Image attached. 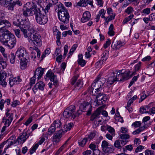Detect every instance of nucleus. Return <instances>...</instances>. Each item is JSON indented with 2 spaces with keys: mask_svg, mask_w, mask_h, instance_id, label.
<instances>
[{
  "mask_svg": "<svg viewBox=\"0 0 155 155\" xmlns=\"http://www.w3.org/2000/svg\"><path fill=\"white\" fill-rule=\"evenodd\" d=\"M103 62L100 60L99 61L97 62L95 64V65L97 68H100L101 65L103 64Z\"/></svg>",
  "mask_w": 155,
  "mask_h": 155,
  "instance_id": "69168bd1",
  "label": "nucleus"
},
{
  "mask_svg": "<svg viewBox=\"0 0 155 155\" xmlns=\"http://www.w3.org/2000/svg\"><path fill=\"white\" fill-rule=\"evenodd\" d=\"M114 26L112 24H111L109 28L108 34L110 36H113L114 35V32L113 31Z\"/></svg>",
  "mask_w": 155,
  "mask_h": 155,
  "instance_id": "f704fd0d",
  "label": "nucleus"
},
{
  "mask_svg": "<svg viewBox=\"0 0 155 155\" xmlns=\"http://www.w3.org/2000/svg\"><path fill=\"white\" fill-rule=\"evenodd\" d=\"M105 13V12L104 9H101L99 12V15L100 16H101L102 18H106V17L104 16Z\"/></svg>",
  "mask_w": 155,
  "mask_h": 155,
  "instance_id": "864d4df0",
  "label": "nucleus"
},
{
  "mask_svg": "<svg viewBox=\"0 0 155 155\" xmlns=\"http://www.w3.org/2000/svg\"><path fill=\"white\" fill-rule=\"evenodd\" d=\"M41 55V52L39 49L35 47L34 48L32 54V58L34 57L35 59L37 57L38 58H40Z\"/></svg>",
  "mask_w": 155,
  "mask_h": 155,
  "instance_id": "4be33fe9",
  "label": "nucleus"
},
{
  "mask_svg": "<svg viewBox=\"0 0 155 155\" xmlns=\"http://www.w3.org/2000/svg\"><path fill=\"white\" fill-rule=\"evenodd\" d=\"M100 75H98L97 78L94 80V83L92 85V87L93 88L92 91L94 90V88L93 87L94 86H98V87L95 89V90H96L95 92L97 93L99 92V91H100V90H102V88H103V86L105 83V79L104 78H103L101 79V81H99V80L100 79Z\"/></svg>",
  "mask_w": 155,
  "mask_h": 155,
  "instance_id": "6e6552de",
  "label": "nucleus"
},
{
  "mask_svg": "<svg viewBox=\"0 0 155 155\" xmlns=\"http://www.w3.org/2000/svg\"><path fill=\"white\" fill-rule=\"evenodd\" d=\"M97 104L98 105L104 104L107 99V97L103 93H98L96 97Z\"/></svg>",
  "mask_w": 155,
  "mask_h": 155,
  "instance_id": "ddd939ff",
  "label": "nucleus"
},
{
  "mask_svg": "<svg viewBox=\"0 0 155 155\" xmlns=\"http://www.w3.org/2000/svg\"><path fill=\"white\" fill-rule=\"evenodd\" d=\"M62 133V131L59 130L54 134L52 137L53 143L55 144L60 142L63 135Z\"/></svg>",
  "mask_w": 155,
  "mask_h": 155,
  "instance_id": "4468645a",
  "label": "nucleus"
},
{
  "mask_svg": "<svg viewBox=\"0 0 155 155\" xmlns=\"http://www.w3.org/2000/svg\"><path fill=\"white\" fill-rule=\"evenodd\" d=\"M19 102L18 100H15L13 101L11 104V106L12 107H15L17 105L19 104Z\"/></svg>",
  "mask_w": 155,
  "mask_h": 155,
  "instance_id": "680f3d73",
  "label": "nucleus"
},
{
  "mask_svg": "<svg viewBox=\"0 0 155 155\" xmlns=\"http://www.w3.org/2000/svg\"><path fill=\"white\" fill-rule=\"evenodd\" d=\"M134 17L133 15H130L129 16L125 18L124 20L123 21V23L124 24H126L128 21H130L131 19H132Z\"/></svg>",
  "mask_w": 155,
  "mask_h": 155,
  "instance_id": "58836bf2",
  "label": "nucleus"
},
{
  "mask_svg": "<svg viewBox=\"0 0 155 155\" xmlns=\"http://www.w3.org/2000/svg\"><path fill=\"white\" fill-rule=\"evenodd\" d=\"M110 40L109 39H108L105 43L104 44V47L105 48H106L110 45Z\"/></svg>",
  "mask_w": 155,
  "mask_h": 155,
  "instance_id": "e2e57ef3",
  "label": "nucleus"
},
{
  "mask_svg": "<svg viewBox=\"0 0 155 155\" xmlns=\"http://www.w3.org/2000/svg\"><path fill=\"white\" fill-rule=\"evenodd\" d=\"M143 94L141 96L140 98L139 99V102L140 103L142 101L144 100L147 96H148L149 95V93L148 91L145 92V91H144L142 93Z\"/></svg>",
  "mask_w": 155,
  "mask_h": 155,
  "instance_id": "c756f323",
  "label": "nucleus"
},
{
  "mask_svg": "<svg viewBox=\"0 0 155 155\" xmlns=\"http://www.w3.org/2000/svg\"><path fill=\"white\" fill-rule=\"evenodd\" d=\"M17 140H15V137L14 136H12L8 139L6 141V142H8V145L7 147L6 148L8 149L12 145L16 143Z\"/></svg>",
  "mask_w": 155,
  "mask_h": 155,
  "instance_id": "b1692460",
  "label": "nucleus"
},
{
  "mask_svg": "<svg viewBox=\"0 0 155 155\" xmlns=\"http://www.w3.org/2000/svg\"><path fill=\"white\" fill-rule=\"evenodd\" d=\"M120 137L122 139H127L129 138H130V136L129 135L126 134H120Z\"/></svg>",
  "mask_w": 155,
  "mask_h": 155,
  "instance_id": "de8ad7c7",
  "label": "nucleus"
},
{
  "mask_svg": "<svg viewBox=\"0 0 155 155\" xmlns=\"http://www.w3.org/2000/svg\"><path fill=\"white\" fill-rule=\"evenodd\" d=\"M56 129L52 124L48 129V134L49 135H51L55 131Z\"/></svg>",
  "mask_w": 155,
  "mask_h": 155,
  "instance_id": "72a5a7b5",
  "label": "nucleus"
},
{
  "mask_svg": "<svg viewBox=\"0 0 155 155\" xmlns=\"http://www.w3.org/2000/svg\"><path fill=\"white\" fill-rule=\"evenodd\" d=\"M83 86V83L80 80H78L77 81L76 84L75 85V87H77L80 88L81 87Z\"/></svg>",
  "mask_w": 155,
  "mask_h": 155,
  "instance_id": "09e8293b",
  "label": "nucleus"
},
{
  "mask_svg": "<svg viewBox=\"0 0 155 155\" xmlns=\"http://www.w3.org/2000/svg\"><path fill=\"white\" fill-rule=\"evenodd\" d=\"M45 86V84L42 81H40L36 83L33 88V90L35 92V90L38 89L39 90L43 91Z\"/></svg>",
  "mask_w": 155,
  "mask_h": 155,
  "instance_id": "6ab92c4d",
  "label": "nucleus"
},
{
  "mask_svg": "<svg viewBox=\"0 0 155 155\" xmlns=\"http://www.w3.org/2000/svg\"><path fill=\"white\" fill-rule=\"evenodd\" d=\"M11 24L9 21L5 20L0 19V29L4 27H9Z\"/></svg>",
  "mask_w": 155,
  "mask_h": 155,
  "instance_id": "412c9836",
  "label": "nucleus"
},
{
  "mask_svg": "<svg viewBox=\"0 0 155 155\" xmlns=\"http://www.w3.org/2000/svg\"><path fill=\"white\" fill-rule=\"evenodd\" d=\"M25 24L24 23L23 25L24 26H23V28L24 29H26L27 30V28H29V27L30 25V22L28 18H25Z\"/></svg>",
  "mask_w": 155,
  "mask_h": 155,
  "instance_id": "c9c22d12",
  "label": "nucleus"
},
{
  "mask_svg": "<svg viewBox=\"0 0 155 155\" xmlns=\"http://www.w3.org/2000/svg\"><path fill=\"white\" fill-rule=\"evenodd\" d=\"M87 138H84L81 142H79V144L81 147L84 146L87 141Z\"/></svg>",
  "mask_w": 155,
  "mask_h": 155,
  "instance_id": "49530a36",
  "label": "nucleus"
},
{
  "mask_svg": "<svg viewBox=\"0 0 155 155\" xmlns=\"http://www.w3.org/2000/svg\"><path fill=\"white\" fill-rule=\"evenodd\" d=\"M25 21V19H21L19 17H15L13 19V24L19 27L21 29V31L23 33L24 36L25 38H27V31L26 29H24L23 28L24 23Z\"/></svg>",
  "mask_w": 155,
  "mask_h": 155,
  "instance_id": "423d86ee",
  "label": "nucleus"
},
{
  "mask_svg": "<svg viewBox=\"0 0 155 155\" xmlns=\"http://www.w3.org/2000/svg\"><path fill=\"white\" fill-rule=\"evenodd\" d=\"M144 148V147L142 145H140L136 149L135 152L136 153H137L141 151Z\"/></svg>",
  "mask_w": 155,
  "mask_h": 155,
  "instance_id": "0e129e2a",
  "label": "nucleus"
},
{
  "mask_svg": "<svg viewBox=\"0 0 155 155\" xmlns=\"http://www.w3.org/2000/svg\"><path fill=\"white\" fill-rule=\"evenodd\" d=\"M133 8L131 6L128 7L125 10V12L127 13L128 14H130L133 12Z\"/></svg>",
  "mask_w": 155,
  "mask_h": 155,
  "instance_id": "a18cd8bd",
  "label": "nucleus"
},
{
  "mask_svg": "<svg viewBox=\"0 0 155 155\" xmlns=\"http://www.w3.org/2000/svg\"><path fill=\"white\" fill-rule=\"evenodd\" d=\"M141 62H140L136 65L134 67V72L133 73V74H135V72L139 71L141 66Z\"/></svg>",
  "mask_w": 155,
  "mask_h": 155,
  "instance_id": "37998d69",
  "label": "nucleus"
},
{
  "mask_svg": "<svg viewBox=\"0 0 155 155\" xmlns=\"http://www.w3.org/2000/svg\"><path fill=\"white\" fill-rule=\"evenodd\" d=\"M141 125V123L140 121H136L132 124V126L136 128L140 127Z\"/></svg>",
  "mask_w": 155,
  "mask_h": 155,
  "instance_id": "3c124183",
  "label": "nucleus"
},
{
  "mask_svg": "<svg viewBox=\"0 0 155 155\" xmlns=\"http://www.w3.org/2000/svg\"><path fill=\"white\" fill-rule=\"evenodd\" d=\"M102 150L106 153H110L114 151V147L106 140H103L101 144Z\"/></svg>",
  "mask_w": 155,
  "mask_h": 155,
  "instance_id": "9d476101",
  "label": "nucleus"
},
{
  "mask_svg": "<svg viewBox=\"0 0 155 155\" xmlns=\"http://www.w3.org/2000/svg\"><path fill=\"white\" fill-rule=\"evenodd\" d=\"M75 107L74 106L71 105L66 108L63 113V115L66 118H70L74 119L76 117H78L81 113H79V110H78L76 113L75 110Z\"/></svg>",
  "mask_w": 155,
  "mask_h": 155,
  "instance_id": "39448f33",
  "label": "nucleus"
},
{
  "mask_svg": "<svg viewBox=\"0 0 155 155\" xmlns=\"http://www.w3.org/2000/svg\"><path fill=\"white\" fill-rule=\"evenodd\" d=\"M8 2L9 1L7 0H0V4L2 6H7Z\"/></svg>",
  "mask_w": 155,
  "mask_h": 155,
  "instance_id": "603ef678",
  "label": "nucleus"
},
{
  "mask_svg": "<svg viewBox=\"0 0 155 155\" xmlns=\"http://www.w3.org/2000/svg\"><path fill=\"white\" fill-rule=\"evenodd\" d=\"M149 20L150 21H153L155 20V14H151L149 16Z\"/></svg>",
  "mask_w": 155,
  "mask_h": 155,
  "instance_id": "338daca9",
  "label": "nucleus"
},
{
  "mask_svg": "<svg viewBox=\"0 0 155 155\" xmlns=\"http://www.w3.org/2000/svg\"><path fill=\"white\" fill-rule=\"evenodd\" d=\"M95 135V134L93 133H91L90 134L88 135L87 137V140H90L93 138Z\"/></svg>",
  "mask_w": 155,
  "mask_h": 155,
  "instance_id": "13d9d810",
  "label": "nucleus"
},
{
  "mask_svg": "<svg viewBox=\"0 0 155 155\" xmlns=\"http://www.w3.org/2000/svg\"><path fill=\"white\" fill-rule=\"evenodd\" d=\"M3 56L5 58H6V60H7V61L9 60L10 62L12 64L14 63L15 56L14 53H11L10 54H8V55L4 53Z\"/></svg>",
  "mask_w": 155,
  "mask_h": 155,
  "instance_id": "a211bd4d",
  "label": "nucleus"
},
{
  "mask_svg": "<svg viewBox=\"0 0 155 155\" xmlns=\"http://www.w3.org/2000/svg\"><path fill=\"white\" fill-rule=\"evenodd\" d=\"M123 70H120L119 71L116 70L115 72L113 73L114 75L116 74L115 78L116 81H124L129 79V74L130 71H129L127 72H122Z\"/></svg>",
  "mask_w": 155,
  "mask_h": 155,
  "instance_id": "0eeeda50",
  "label": "nucleus"
},
{
  "mask_svg": "<svg viewBox=\"0 0 155 155\" xmlns=\"http://www.w3.org/2000/svg\"><path fill=\"white\" fill-rule=\"evenodd\" d=\"M9 81V83L10 87H12L14 84L17 83L18 82H20L21 81V80L19 78H10Z\"/></svg>",
  "mask_w": 155,
  "mask_h": 155,
  "instance_id": "393cba45",
  "label": "nucleus"
},
{
  "mask_svg": "<svg viewBox=\"0 0 155 155\" xmlns=\"http://www.w3.org/2000/svg\"><path fill=\"white\" fill-rule=\"evenodd\" d=\"M7 83L6 81V79L0 80V84L4 87H6Z\"/></svg>",
  "mask_w": 155,
  "mask_h": 155,
  "instance_id": "5fc2aeb1",
  "label": "nucleus"
},
{
  "mask_svg": "<svg viewBox=\"0 0 155 155\" xmlns=\"http://www.w3.org/2000/svg\"><path fill=\"white\" fill-rule=\"evenodd\" d=\"M38 146V143H36L34 146H33L29 151L30 153L31 154L33 153L35 151Z\"/></svg>",
  "mask_w": 155,
  "mask_h": 155,
  "instance_id": "79ce46f5",
  "label": "nucleus"
},
{
  "mask_svg": "<svg viewBox=\"0 0 155 155\" xmlns=\"http://www.w3.org/2000/svg\"><path fill=\"white\" fill-rule=\"evenodd\" d=\"M46 12L43 8L36 9L35 12L36 20L38 23L40 25H44L47 23L48 19L46 15Z\"/></svg>",
  "mask_w": 155,
  "mask_h": 155,
  "instance_id": "20e7f679",
  "label": "nucleus"
},
{
  "mask_svg": "<svg viewBox=\"0 0 155 155\" xmlns=\"http://www.w3.org/2000/svg\"><path fill=\"white\" fill-rule=\"evenodd\" d=\"M29 40V42L30 43H33L34 44L37 46H40L41 45V37L38 34L30 35V36H27Z\"/></svg>",
  "mask_w": 155,
  "mask_h": 155,
  "instance_id": "1a4fd4ad",
  "label": "nucleus"
},
{
  "mask_svg": "<svg viewBox=\"0 0 155 155\" xmlns=\"http://www.w3.org/2000/svg\"><path fill=\"white\" fill-rule=\"evenodd\" d=\"M27 29H28V33L27 34V36H30V35H35L36 34L35 33V29L29 26V28H28Z\"/></svg>",
  "mask_w": 155,
  "mask_h": 155,
  "instance_id": "2f4dec72",
  "label": "nucleus"
},
{
  "mask_svg": "<svg viewBox=\"0 0 155 155\" xmlns=\"http://www.w3.org/2000/svg\"><path fill=\"white\" fill-rule=\"evenodd\" d=\"M101 112L97 109L91 115V117L90 120L91 121L95 120L96 119L99 117V116Z\"/></svg>",
  "mask_w": 155,
  "mask_h": 155,
  "instance_id": "bb28decb",
  "label": "nucleus"
},
{
  "mask_svg": "<svg viewBox=\"0 0 155 155\" xmlns=\"http://www.w3.org/2000/svg\"><path fill=\"white\" fill-rule=\"evenodd\" d=\"M54 4H53V3L50 1V2H49L46 6L45 9V12L47 11V12H48V11L49 9H50V8L52 6V5H54Z\"/></svg>",
  "mask_w": 155,
  "mask_h": 155,
  "instance_id": "4d7b16f0",
  "label": "nucleus"
},
{
  "mask_svg": "<svg viewBox=\"0 0 155 155\" xmlns=\"http://www.w3.org/2000/svg\"><path fill=\"white\" fill-rule=\"evenodd\" d=\"M26 134L24 132L17 139V141L20 143H23L27 139L26 136Z\"/></svg>",
  "mask_w": 155,
  "mask_h": 155,
  "instance_id": "5701e85b",
  "label": "nucleus"
},
{
  "mask_svg": "<svg viewBox=\"0 0 155 155\" xmlns=\"http://www.w3.org/2000/svg\"><path fill=\"white\" fill-rule=\"evenodd\" d=\"M16 36L18 38L21 37L20 34V30L19 29H15L14 30Z\"/></svg>",
  "mask_w": 155,
  "mask_h": 155,
  "instance_id": "774afa93",
  "label": "nucleus"
},
{
  "mask_svg": "<svg viewBox=\"0 0 155 155\" xmlns=\"http://www.w3.org/2000/svg\"><path fill=\"white\" fill-rule=\"evenodd\" d=\"M88 108V110L87 113V115H89L91 114L92 111L91 106L90 104V103L88 102H84L83 104H81L80 106L79 113H81L82 112H85L87 109Z\"/></svg>",
  "mask_w": 155,
  "mask_h": 155,
  "instance_id": "9b49d317",
  "label": "nucleus"
},
{
  "mask_svg": "<svg viewBox=\"0 0 155 155\" xmlns=\"http://www.w3.org/2000/svg\"><path fill=\"white\" fill-rule=\"evenodd\" d=\"M15 55L20 60V67L22 69H25L26 68L29 55L25 48L20 47L16 51Z\"/></svg>",
  "mask_w": 155,
  "mask_h": 155,
  "instance_id": "f03ea898",
  "label": "nucleus"
},
{
  "mask_svg": "<svg viewBox=\"0 0 155 155\" xmlns=\"http://www.w3.org/2000/svg\"><path fill=\"white\" fill-rule=\"evenodd\" d=\"M116 81L115 78V75L111 76L109 77L107 81V84L110 85H111L114 83Z\"/></svg>",
  "mask_w": 155,
  "mask_h": 155,
  "instance_id": "cd10ccee",
  "label": "nucleus"
},
{
  "mask_svg": "<svg viewBox=\"0 0 155 155\" xmlns=\"http://www.w3.org/2000/svg\"><path fill=\"white\" fill-rule=\"evenodd\" d=\"M120 144V140H117L114 142V145L115 147L119 149H120L121 148Z\"/></svg>",
  "mask_w": 155,
  "mask_h": 155,
  "instance_id": "a19ab883",
  "label": "nucleus"
},
{
  "mask_svg": "<svg viewBox=\"0 0 155 155\" xmlns=\"http://www.w3.org/2000/svg\"><path fill=\"white\" fill-rule=\"evenodd\" d=\"M0 41L10 49L13 48L16 42L15 35L7 30L3 32L0 31Z\"/></svg>",
  "mask_w": 155,
  "mask_h": 155,
  "instance_id": "f257e3e1",
  "label": "nucleus"
},
{
  "mask_svg": "<svg viewBox=\"0 0 155 155\" xmlns=\"http://www.w3.org/2000/svg\"><path fill=\"white\" fill-rule=\"evenodd\" d=\"M45 71L44 68L41 67H38L35 70L34 73V76H38V80L40 79L43 75Z\"/></svg>",
  "mask_w": 155,
  "mask_h": 155,
  "instance_id": "f3484780",
  "label": "nucleus"
},
{
  "mask_svg": "<svg viewBox=\"0 0 155 155\" xmlns=\"http://www.w3.org/2000/svg\"><path fill=\"white\" fill-rule=\"evenodd\" d=\"M73 125V124L72 123H68V124L64 125L61 130L62 131V133L66 132L67 131L70 130Z\"/></svg>",
  "mask_w": 155,
  "mask_h": 155,
  "instance_id": "a878e982",
  "label": "nucleus"
},
{
  "mask_svg": "<svg viewBox=\"0 0 155 155\" xmlns=\"http://www.w3.org/2000/svg\"><path fill=\"white\" fill-rule=\"evenodd\" d=\"M46 77L45 78V79L47 81L49 78L51 81L53 82V85L56 86L58 84V81L57 79L56 75H55L54 73L51 71H48L46 75Z\"/></svg>",
  "mask_w": 155,
  "mask_h": 155,
  "instance_id": "f8f14e48",
  "label": "nucleus"
},
{
  "mask_svg": "<svg viewBox=\"0 0 155 155\" xmlns=\"http://www.w3.org/2000/svg\"><path fill=\"white\" fill-rule=\"evenodd\" d=\"M78 64L81 67H84L86 63L84 59L78 60Z\"/></svg>",
  "mask_w": 155,
  "mask_h": 155,
  "instance_id": "6e6d98bb",
  "label": "nucleus"
},
{
  "mask_svg": "<svg viewBox=\"0 0 155 155\" xmlns=\"http://www.w3.org/2000/svg\"><path fill=\"white\" fill-rule=\"evenodd\" d=\"M91 15L88 11L84 12L83 15V17L81 19V21L83 23L88 21L91 18Z\"/></svg>",
  "mask_w": 155,
  "mask_h": 155,
  "instance_id": "aec40b11",
  "label": "nucleus"
},
{
  "mask_svg": "<svg viewBox=\"0 0 155 155\" xmlns=\"http://www.w3.org/2000/svg\"><path fill=\"white\" fill-rule=\"evenodd\" d=\"M107 130L113 136L115 135V130L114 129L110 126H108L107 128Z\"/></svg>",
  "mask_w": 155,
  "mask_h": 155,
  "instance_id": "4c0bfd02",
  "label": "nucleus"
},
{
  "mask_svg": "<svg viewBox=\"0 0 155 155\" xmlns=\"http://www.w3.org/2000/svg\"><path fill=\"white\" fill-rule=\"evenodd\" d=\"M36 2H34L33 1L32 2H28L26 3L24 5L27 8H28L29 9H30L31 11H34L37 8H36Z\"/></svg>",
  "mask_w": 155,
  "mask_h": 155,
  "instance_id": "dca6fc26",
  "label": "nucleus"
},
{
  "mask_svg": "<svg viewBox=\"0 0 155 155\" xmlns=\"http://www.w3.org/2000/svg\"><path fill=\"white\" fill-rule=\"evenodd\" d=\"M89 147L90 149H91L93 151V154L94 155V150H95V148H96V145L94 144L91 143L89 145Z\"/></svg>",
  "mask_w": 155,
  "mask_h": 155,
  "instance_id": "052dcab7",
  "label": "nucleus"
},
{
  "mask_svg": "<svg viewBox=\"0 0 155 155\" xmlns=\"http://www.w3.org/2000/svg\"><path fill=\"white\" fill-rule=\"evenodd\" d=\"M106 51H104L102 54V55L101 57V59L100 60L101 61H103V62L105 61L107 58V57L106 56Z\"/></svg>",
  "mask_w": 155,
  "mask_h": 155,
  "instance_id": "8fccbe9b",
  "label": "nucleus"
},
{
  "mask_svg": "<svg viewBox=\"0 0 155 155\" xmlns=\"http://www.w3.org/2000/svg\"><path fill=\"white\" fill-rule=\"evenodd\" d=\"M6 117V116H5L2 119V122H5V125L6 126L8 127L10 125L11 122L12 121H11L9 120H8L7 119V117Z\"/></svg>",
  "mask_w": 155,
  "mask_h": 155,
  "instance_id": "473e14b6",
  "label": "nucleus"
},
{
  "mask_svg": "<svg viewBox=\"0 0 155 155\" xmlns=\"http://www.w3.org/2000/svg\"><path fill=\"white\" fill-rule=\"evenodd\" d=\"M55 11L58 9V16L60 20L64 24L68 23L70 16L68 10L61 3L57 5Z\"/></svg>",
  "mask_w": 155,
  "mask_h": 155,
  "instance_id": "7ed1b4c3",
  "label": "nucleus"
},
{
  "mask_svg": "<svg viewBox=\"0 0 155 155\" xmlns=\"http://www.w3.org/2000/svg\"><path fill=\"white\" fill-rule=\"evenodd\" d=\"M52 124L56 129V128H60L61 127L62 123L60 120H54Z\"/></svg>",
  "mask_w": 155,
  "mask_h": 155,
  "instance_id": "c85d7f7f",
  "label": "nucleus"
},
{
  "mask_svg": "<svg viewBox=\"0 0 155 155\" xmlns=\"http://www.w3.org/2000/svg\"><path fill=\"white\" fill-rule=\"evenodd\" d=\"M16 5V3L13 2L11 3L8 5V9L9 10L12 11L13 10V8L14 6Z\"/></svg>",
  "mask_w": 155,
  "mask_h": 155,
  "instance_id": "bf43d9fd",
  "label": "nucleus"
},
{
  "mask_svg": "<svg viewBox=\"0 0 155 155\" xmlns=\"http://www.w3.org/2000/svg\"><path fill=\"white\" fill-rule=\"evenodd\" d=\"M134 101H133L131 98L127 102V105L125 107L130 112V110L129 107H130L131 104L133 103Z\"/></svg>",
  "mask_w": 155,
  "mask_h": 155,
  "instance_id": "c03bdc74",
  "label": "nucleus"
},
{
  "mask_svg": "<svg viewBox=\"0 0 155 155\" xmlns=\"http://www.w3.org/2000/svg\"><path fill=\"white\" fill-rule=\"evenodd\" d=\"M124 42H121L120 41L114 40L112 44L111 47L114 50H117L124 45Z\"/></svg>",
  "mask_w": 155,
  "mask_h": 155,
  "instance_id": "2eb2a0df",
  "label": "nucleus"
},
{
  "mask_svg": "<svg viewBox=\"0 0 155 155\" xmlns=\"http://www.w3.org/2000/svg\"><path fill=\"white\" fill-rule=\"evenodd\" d=\"M87 0H80L77 4V5L79 6L86 7V6Z\"/></svg>",
  "mask_w": 155,
  "mask_h": 155,
  "instance_id": "e433bc0d",
  "label": "nucleus"
},
{
  "mask_svg": "<svg viewBox=\"0 0 155 155\" xmlns=\"http://www.w3.org/2000/svg\"><path fill=\"white\" fill-rule=\"evenodd\" d=\"M7 74L4 71H0V80L6 79Z\"/></svg>",
  "mask_w": 155,
  "mask_h": 155,
  "instance_id": "ea45409f",
  "label": "nucleus"
},
{
  "mask_svg": "<svg viewBox=\"0 0 155 155\" xmlns=\"http://www.w3.org/2000/svg\"><path fill=\"white\" fill-rule=\"evenodd\" d=\"M7 61V60H6V58L3 59L2 57L0 56V64L2 66L3 68L6 67Z\"/></svg>",
  "mask_w": 155,
  "mask_h": 155,
  "instance_id": "7c9ffc66",
  "label": "nucleus"
}]
</instances>
